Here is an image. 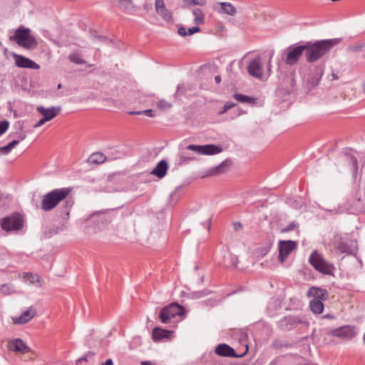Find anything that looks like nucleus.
Masks as SVG:
<instances>
[{"instance_id": "20", "label": "nucleus", "mask_w": 365, "mask_h": 365, "mask_svg": "<svg viewBox=\"0 0 365 365\" xmlns=\"http://www.w3.org/2000/svg\"><path fill=\"white\" fill-rule=\"evenodd\" d=\"M220 4L219 12L233 16L236 13V9L231 4L221 2Z\"/></svg>"}, {"instance_id": "42", "label": "nucleus", "mask_w": 365, "mask_h": 365, "mask_svg": "<svg viewBox=\"0 0 365 365\" xmlns=\"http://www.w3.org/2000/svg\"><path fill=\"white\" fill-rule=\"evenodd\" d=\"M47 121H48L46 118H44L43 116V118L41 119H40L34 125V128H38V127H40L41 125H43L45 123H46Z\"/></svg>"}, {"instance_id": "22", "label": "nucleus", "mask_w": 365, "mask_h": 365, "mask_svg": "<svg viewBox=\"0 0 365 365\" xmlns=\"http://www.w3.org/2000/svg\"><path fill=\"white\" fill-rule=\"evenodd\" d=\"M106 160V157L101 153H95L90 155L88 160L92 164H101Z\"/></svg>"}, {"instance_id": "10", "label": "nucleus", "mask_w": 365, "mask_h": 365, "mask_svg": "<svg viewBox=\"0 0 365 365\" xmlns=\"http://www.w3.org/2000/svg\"><path fill=\"white\" fill-rule=\"evenodd\" d=\"M329 335L336 336L340 339L350 340L356 335L355 327L351 326H343L328 332Z\"/></svg>"}, {"instance_id": "51", "label": "nucleus", "mask_w": 365, "mask_h": 365, "mask_svg": "<svg viewBox=\"0 0 365 365\" xmlns=\"http://www.w3.org/2000/svg\"><path fill=\"white\" fill-rule=\"evenodd\" d=\"M130 115H141L143 114L142 110L141 111H130L128 112Z\"/></svg>"}, {"instance_id": "45", "label": "nucleus", "mask_w": 365, "mask_h": 365, "mask_svg": "<svg viewBox=\"0 0 365 365\" xmlns=\"http://www.w3.org/2000/svg\"><path fill=\"white\" fill-rule=\"evenodd\" d=\"M272 57H273V53H270V56H269V61L267 62V71H268L269 73H270V72H271V67H272L271 63H272Z\"/></svg>"}, {"instance_id": "19", "label": "nucleus", "mask_w": 365, "mask_h": 365, "mask_svg": "<svg viewBox=\"0 0 365 365\" xmlns=\"http://www.w3.org/2000/svg\"><path fill=\"white\" fill-rule=\"evenodd\" d=\"M170 333V331L166 329L155 327L153 331V339L154 341H157L163 339L168 338Z\"/></svg>"}, {"instance_id": "55", "label": "nucleus", "mask_w": 365, "mask_h": 365, "mask_svg": "<svg viewBox=\"0 0 365 365\" xmlns=\"http://www.w3.org/2000/svg\"><path fill=\"white\" fill-rule=\"evenodd\" d=\"M181 88H182L181 86H178L177 87V91H176V93H175V95H178V93H181Z\"/></svg>"}, {"instance_id": "5", "label": "nucleus", "mask_w": 365, "mask_h": 365, "mask_svg": "<svg viewBox=\"0 0 365 365\" xmlns=\"http://www.w3.org/2000/svg\"><path fill=\"white\" fill-rule=\"evenodd\" d=\"M309 262L316 270L324 274H331L334 269V265L316 250L312 252Z\"/></svg>"}, {"instance_id": "40", "label": "nucleus", "mask_w": 365, "mask_h": 365, "mask_svg": "<svg viewBox=\"0 0 365 365\" xmlns=\"http://www.w3.org/2000/svg\"><path fill=\"white\" fill-rule=\"evenodd\" d=\"M187 31V36H190L195 33L199 32L200 31V29L198 26H193V27L189 28Z\"/></svg>"}, {"instance_id": "54", "label": "nucleus", "mask_w": 365, "mask_h": 365, "mask_svg": "<svg viewBox=\"0 0 365 365\" xmlns=\"http://www.w3.org/2000/svg\"><path fill=\"white\" fill-rule=\"evenodd\" d=\"M323 317L326 318V319H334V316L328 314L324 315Z\"/></svg>"}, {"instance_id": "2", "label": "nucleus", "mask_w": 365, "mask_h": 365, "mask_svg": "<svg viewBox=\"0 0 365 365\" xmlns=\"http://www.w3.org/2000/svg\"><path fill=\"white\" fill-rule=\"evenodd\" d=\"M71 192L70 187L54 189L43 195L41 200V209L48 212L54 209L60 202L65 200Z\"/></svg>"}, {"instance_id": "47", "label": "nucleus", "mask_w": 365, "mask_h": 365, "mask_svg": "<svg viewBox=\"0 0 365 365\" xmlns=\"http://www.w3.org/2000/svg\"><path fill=\"white\" fill-rule=\"evenodd\" d=\"M233 226H234V228L236 230H241L242 228V225L240 222H235L233 224Z\"/></svg>"}, {"instance_id": "49", "label": "nucleus", "mask_w": 365, "mask_h": 365, "mask_svg": "<svg viewBox=\"0 0 365 365\" xmlns=\"http://www.w3.org/2000/svg\"><path fill=\"white\" fill-rule=\"evenodd\" d=\"M194 295H195V297H197V298H200V297H202L205 296V292H195V293H194Z\"/></svg>"}, {"instance_id": "35", "label": "nucleus", "mask_w": 365, "mask_h": 365, "mask_svg": "<svg viewBox=\"0 0 365 365\" xmlns=\"http://www.w3.org/2000/svg\"><path fill=\"white\" fill-rule=\"evenodd\" d=\"M224 167H225V163H222L220 165L212 168L210 170V175H218V174L221 173L223 171Z\"/></svg>"}, {"instance_id": "41", "label": "nucleus", "mask_w": 365, "mask_h": 365, "mask_svg": "<svg viewBox=\"0 0 365 365\" xmlns=\"http://www.w3.org/2000/svg\"><path fill=\"white\" fill-rule=\"evenodd\" d=\"M118 3L120 6H124L125 8L127 7V5H132L131 0H118Z\"/></svg>"}, {"instance_id": "50", "label": "nucleus", "mask_w": 365, "mask_h": 365, "mask_svg": "<svg viewBox=\"0 0 365 365\" xmlns=\"http://www.w3.org/2000/svg\"><path fill=\"white\" fill-rule=\"evenodd\" d=\"M102 365H113V360L111 359H108Z\"/></svg>"}, {"instance_id": "18", "label": "nucleus", "mask_w": 365, "mask_h": 365, "mask_svg": "<svg viewBox=\"0 0 365 365\" xmlns=\"http://www.w3.org/2000/svg\"><path fill=\"white\" fill-rule=\"evenodd\" d=\"M10 349L15 351L24 352L27 349L25 343L20 339H16L10 341Z\"/></svg>"}, {"instance_id": "1", "label": "nucleus", "mask_w": 365, "mask_h": 365, "mask_svg": "<svg viewBox=\"0 0 365 365\" xmlns=\"http://www.w3.org/2000/svg\"><path fill=\"white\" fill-rule=\"evenodd\" d=\"M340 42L339 38H331L309 41L304 44L305 57L308 62L314 63L328 53L331 49Z\"/></svg>"}, {"instance_id": "16", "label": "nucleus", "mask_w": 365, "mask_h": 365, "mask_svg": "<svg viewBox=\"0 0 365 365\" xmlns=\"http://www.w3.org/2000/svg\"><path fill=\"white\" fill-rule=\"evenodd\" d=\"M36 110L48 121L54 118L60 113L61 107H51L46 108L42 106L37 107Z\"/></svg>"}, {"instance_id": "24", "label": "nucleus", "mask_w": 365, "mask_h": 365, "mask_svg": "<svg viewBox=\"0 0 365 365\" xmlns=\"http://www.w3.org/2000/svg\"><path fill=\"white\" fill-rule=\"evenodd\" d=\"M234 98L240 103H247L250 104L255 103L256 99L248 96H245L241 93H235L233 96Z\"/></svg>"}, {"instance_id": "14", "label": "nucleus", "mask_w": 365, "mask_h": 365, "mask_svg": "<svg viewBox=\"0 0 365 365\" xmlns=\"http://www.w3.org/2000/svg\"><path fill=\"white\" fill-rule=\"evenodd\" d=\"M13 57L15 61L16 66L19 68H31L35 70L40 68V66L30 58L16 53L13 54Z\"/></svg>"}, {"instance_id": "33", "label": "nucleus", "mask_w": 365, "mask_h": 365, "mask_svg": "<svg viewBox=\"0 0 365 365\" xmlns=\"http://www.w3.org/2000/svg\"><path fill=\"white\" fill-rule=\"evenodd\" d=\"M284 321L289 324L291 327H294L299 323L302 322L297 317H285Z\"/></svg>"}, {"instance_id": "32", "label": "nucleus", "mask_w": 365, "mask_h": 365, "mask_svg": "<svg viewBox=\"0 0 365 365\" xmlns=\"http://www.w3.org/2000/svg\"><path fill=\"white\" fill-rule=\"evenodd\" d=\"M29 279L30 282L35 284L37 287L41 286V277L37 274H29Z\"/></svg>"}, {"instance_id": "34", "label": "nucleus", "mask_w": 365, "mask_h": 365, "mask_svg": "<svg viewBox=\"0 0 365 365\" xmlns=\"http://www.w3.org/2000/svg\"><path fill=\"white\" fill-rule=\"evenodd\" d=\"M349 163L351 164V170H352L353 173H356L358 171V162H357L356 158L354 156H350L349 158Z\"/></svg>"}, {"instance_id": "30", "label": "nucleus", "mask_w": 365, "mask_h": 365, "mask_svg": "<svg viewBox=\"0 0 365 365\" xmlns=\"http://www.w3.org/2000/svg\"><path fill=\"white\" fill-rule=\"evenodd\" d=\"M156 106L160 110H167L172 107V103L166 101L164 99H161L157 101Z\"/></svg>"}, {"instance_id": "53", "label": "nucleus", "mask_w": 365, "mask_h": 365, "mask_svg": "<svg viewBox=\"0 0 365 365\" xmlns=\"http://www.w3.org/2000/svg\"><path fill=\"white\" fill-rule=\"evenodd\" d=\"M141 365H153V364L149 361H145L141 362Z\"/></svg>"}, {"instance_id": "28", "label": "nucleus", "mask_w": 365, "mask_h": 365, "mask_svg": "<svg viewBox=\"0 0 365 365\" xmlns=\"http://www.w3.org/2000/svg\"><path fill=\"white\" fill-rule=\"evenodd\" d=\"M195 160V158L191 157L185 155V153H181L179 155V162L178 164L180 165H185L189 163L190 161H193Z\"/></svg>"}, {"instance_id": "23", "label": "nucleus", "mask_w": 365, "mask_h": 365, "mask_svg": "<svg viewBox=\"0 0 365 365\" xmlns=\"http://www.w3.org/2000/svg\"><path fill=\"white\" fill-rule=\"evenodd\" d=\"M68 59L75 64L81 65L86 63V61L83 59L81 54L78 51L71 53L68 56Z\"/></svg>"}, {"instance_id": "17", "label": "nucleus", "mask_w": 365, "mask_h": 365, "mask_svg": "<svg viewBox=\"0 0 365 365\" xmlns=\"http://www.w3.org/2000/svg\"><path fill=\"white\" fill-rule=\"evenodd\" d=\"M168 169V164L165 160H160L156 167L151 171V174L158 177V178H163L167 173Z\"/></svg>"}, {"instance_id": "26", "label": "nucleus", "mask_w": 365, "mask_h": 365, "mask_svg": "<svg viewBox=\"0 0 365 365\" xmlns=\"http://www.w3.org/2000/svg\"><path fill=\"white\" fill-rule=\"evenodd\" d=\"M0 292L4 295H9L16 292L15 287L11 284H4L0 287Z\"/></svg>"}, {"instance_id": "4", "label": "nucleus", "mask_w": 365, "mask_h": 365, "mask_svg": "<svg viewBox=\"0 0 365 365\" xmlns=\"http://www.w3.org/2000/svg\"><path fill=\"white\" fill-rule=\"evenodd\" d=\"M327 291L320 288L312 287L308 292L309 297H314V299L309 302V307L312 312L314 314H321L324 310V304L322 300L326 299Z\"/></svg>"}, {"instance_id": "48", "label": "nucleus", "mask_w": 365, "mask_h": 365, "mask_svg": "<svg viewBox=\"0 0 365 365\" xmlns=\"http://www.w3.org/2000/svg\"><path fill=\"white\" fill-rule=\"evenodd\" d=\"M210 217H209L207 222H205V223L202 224L205 226V227L207 228V230H209L210 228Z\"/></svg>"}, {"instance_id": "15", "label": "nucleus", "mask_w": 365, "mask_h": 365, "mask_svg": "<svg viewBox=\"0 0 365 365\" xmlns=\"http://www.w3.org/2000/svg\"><path fill=\"white\" fill-rule=\"evenodd\" d=\"M36 315V309L30 307L19 317H12L11 319L15 324H24L30 322Z\"/></svg>"}, {"instance_id": "61", "label": "nucleus", "mask_w": 365, "mask_h": 365, "mask_svg": "<svg viewBox=\"0 0 365 365\" xmlns=\"http://www.w3.org/2000/svg\"><path fill=\"white\" fill-rule=\"evenodd\" d=\"M1 199V197L0 196V200Z\"/></svg>"}, {"instance_id": "46", "label": "nucleus", "mask_w": 365, "mask_h": 365, "mask_svg": "<svg viewBox=\"0 0 365 365\" xmlns=\"http://www.w3.org/2000/svg\"><path fill=\"white\" fill-rule=\"evenodd\" d=\"M11 150L9 145L1 148V150L5 154H8Z\"/></svg>"}, {"instance_id": "59", "label": "nucleus", "mask_w": 365, "mask_h": 365, "mask_svg": "<svg viewBox=\"0 0 365 365\" xmlns=\"http://www.w3.org/2000/svg\"><path fill=\"white\" fill-rule=\"evenodd\" d=\"M269 365H275V364L273 362H272Z\"/></svg>"}, {"instance_id": "60", "label": "nucleus", "mask_w": 365, "mask_h": 365, "mask_svg": "<svg viewBox=\"0 0 365 365\" xmlns=\"http://www.w3.org/2000/svg\"><path fill=\"white\" fill-rule=\"evenodd\" d=\"M1 45V43L0 42V46Z\"/></svg>"}, {"instance_id": "6", "label": "nucleus", "mask_w": 365, "mask_h": 365, "mask_svg": "<svg viewBox=\"0 0 365 365\" xmlns=\"http://www.w3.org/2000/svg\"><path fill=\"white\" fill-rule=\"evenodd\" d=\"M184 314L183 307L177 303H171L167 307H163L159 314V318L162 323H170L171 319L177 316Z\"/></svg>"}, {"instance_id": "31", "label": "nucleus", "mask_w": 365, "mask_h": 365, "mask_svg": "<svg viewBox=\"0 0 365 365\" xmlns=\"http://www.w3.org/2000/svg\"><path fill=\"white\" fill-rule=\"evenodd\" d=\"M188 6H204L207 4L206 0H182Z\"/></svg>"}, {"instance_id": "12", "label": "nucleus", "mask_w": 365, "mask_h": 365, "mask_svg": "<svg viewBox=\"0 0 365 365\" xmlns=\"http://www.w3.org/2000/svg\"><path fill=\"white\" fill-rule=\"evenodd\" d=\"M248 351V346L246 345L245 351L240 354H237L235 353V351L229 345L226 344H220L215 347V354L220 356L225 357H242L244 356Z\"/></svg>"}, {"instance_id": "8", "label": "nucleus", "mask_w": 365, "mask_h": 365, "mask_svg": "<svg viewBox=\"0 0 365 365\" xmlns=\"http://www.w3.org/2000/svg\"><path fill=\"white\" fill-rule=\"evenodd\" d=\"M305 49L304 45L294 44L288 47L285 60L286 63L290 66L296 64L303 53H305Z\"/></svg>"}, {"instance_id": "13", "label": "nucleus", "mask_w": 365, "mask_h": 365, "mask_svg": "<svg viewBox=\"0 0 365 365\" xmlns=\"http://www.w3.org/2000/svg\"><path fill=\"white\" fill-rule=\"evenodd\" d=\"M297 247V243L294 241H279V260L283 262L287 256Z\"/></svg>"}, {"instance_id": "43", "label": "nucleus", "mask_w": 365, "mask_h": 365, "mask_svg": "<svg viewBox=\"0 0 365 365\" xmlns=\"http://www.w3.org/2000/svg\"><path fill=\"white\" fill-rule=\"evenodd\" d=\"M178 34L179 35H180L181 36H187V29L183 27V26H181L178 29Z\"/></svg>"}, {"instance_id": "39", "label": "nucleus", "mask_w": 365, "mask_h": 365, "mask_svg": "<svg viewBox=\"0 0 365 365\" xmlns=\"http://www.w3.org/2000/svg\"><path fill=\"white\" fill-rule=\"evenodd\" d=\"M235 106V103H227L226 104H225V106H223V109L222 110H221L220 112V114H223L224 113L227 112L228 110L231 109L232 107H234Z\"/></svg>"}, {"instance_id": "11", "label": "nucleus", "mask_w": 365, "mask_h": 365, "mask_svg": "<svg viewBox=\"0 0 365 365\" xmlns=\"http://www.w3.org/2000/svg\"><path fill=\"white\" fill-rule=\"evenodd\" d=\"M248 73L256 78L260 79L263 76V62L259 56L251 59L247 65Z\"/></svg>"}, {"instance_id": "21", "label": "nucleus", "mask_w": 365, "mask_h": 365, "mask_svg": "<svg viewBox=\"0 0 365 365\" xmlns=\"http://www.w3.org/2000/svg\"><path fill=\"white\" fill-rule=\"evenodd\" d=\"M193 21L196 25H202L205 22V14L202 9L195 8L192 9Z\"/></svg>"}, {"instance_id": "38", "label": "nucleus", "mask_w": 365, "mask_h": 365, "mask_svg": "<svg viewBox=\"0 0 365 365\" xmlns=\"http://www.w3.org/2000/svg\"><path fill=\"white\" fill-rule=\"evenodd\" d=\"M165 7V5L164 3V0H155V9L156 12Z\"/></svg>"}, {"instance_id": "37", "label": "nucleus", "mask_w": 365, "mask_h": 365, "mask_svg": "<svg viewBox=\"0 0 365 365\" xmlns=\"http://www.w3.org/2000/svg\"><path fill=\"white\" fill-rule=\"evenodd\" d=\"M26 138V135L25 134H23V135H21L20 137H19V139L18 140H14L13 141H11L10 143H9L8 145H9V147L13 149L16 145H17L19 142L21 140H23Z\"/></svg>"}, {"instance_id": "25", "label": "nucleus", "mask_w": 365, "mask_h": 365, "mask_svg": "<svg viewBox=\"0 0 365 365\" xmlns=\"http://www.w3.org/2000/svg\"><path fill=\"white\" fill-rule=\"evenodd\" d=\"M159 16H161L167 22H173V18L172 13L170 10L167 9L165 7L159 10L156 12Z\"/></svg>"}, {"instance_id": "52", "label": "nucleus", "mask_w": 365, "mask_h": 365, "mask_svg": "<svg viewBox=\"0 0 365 365\" xmlns=\"http://www.w3.org/2000/svg\"><path fill=\"white\" fill-rule=\"evenodd\" d=\"M294 225H289L287 228H285L284 230V231H290V230H293V229H294Z\"/></svg>"}, {"instance_id": "36", "label": "nucleus", "mask_w": 365, "mask_h": 365, "mask_svg": "<svg viewBox=\"0 0 365 365\" xmlns=\"http://www.w3.org/2000/svg\"><path fill=\"white\" fill-rule=\"evenodd\" d=\"M9 123L6 120L0 121V135L4 133L8 129Z\"/></svg>"}, {"instance_id": "44", "label": "nucleus", "mask_w": 365, "mask_h": 365, "mask_svg": "<svg viewBox=\"0 0 365 365\" xmlns=\"http://www.w3.org/2000/svg\"><path fill=\"white\" fill-rule=\"evenodd\" d=\"M142 112L143 114H145L149 117H154L155 115L154 111L152 109L142 110Z\"/></svg>"}, {"instance_id": "27", "label": "nucleus", "mask_w": 365, "mask_h": 365, "mask_svg": "<svg viewBox=\"0 0 365 365\" xmlns=\"http://www.w3.org/2000/svg\"><path fill=\"white\" fill-rule=\"evenodd\" d=\"M322 73H318L314 78H311L307 80V86L309 89H312L319 84Z\"/></svg>"}, {"instance_id": "7", "label": "nucleus", "mask_w": 365, "mask_h": 365, "mask_svg": "<svg viewBox=\"0 0 365 365\" xmlns=\"http://www.w3.org/2000/svg\"><path fill=\"white\" fill-rule=\"evenodd\" d=\"M1 227L6 231L19 230L23 227L24 220L19 214H13L1 220Z\"/></svg>"}, {"instance_id": "56", "label": "nucleus", "mask_w": 365, "mask_h": 365, "mask_svg": "<svg viewBox=\"0 0 365 365\" xmlns=\"http://www.w3.org/2000/svg\"><path fill=\"white\" fill-rule=\"evenodd\" d=\"M215 80L217 83H219L221 81V78H220V76H215Z\"/></svg>"}, {"instance_id": "9", "label": "nucleus", "mask_w": 365, "mask_h": 365, "mask_svg": "<svg viewBox=\"0 0 365 365\" xmlns=\"http://www.w3.org/2000/svg\"><path fill=\"white\" fill-rule=\"evenodd\" d=\"M186 148L189 150L194 151L197 154L205 155H215L222 151V148L220 146L214 144H208L203 145H189L187 146Z\"/></svg>"}, {"instance_id": "57", "label": "nucleus", "mask_w": 365, "mask_h": 365, "mask_svg": "<svg viewBox=\"0 0 365 365\" xmlns=\"http://www.w3.org/2000/svg\"><path fill=\"white\" fill-rule=\"evenodd\" d=\"M363 89H364V91L365 93V83L363 84Z\"/></svg>"}, {"instance_id": "3", "label": "nucleus", "mask_w": 365, "mask_h": 365, "mask_svg": "<svg viewBox=\"0 0 365 365\" xmlns=\"http://www.w3.org/2000/svg\"><path fill=\"white\" fill-rule=\"evenodd\" d=\"M10 40L28 50H33L38 45L36 39L31 34V30L23 26H19L15 31L14 35L10 36Z\"/></svg>"}, {"instance_id": "58", "label": "nucleus", "mask_w": 365, "mask_h": 365, "mask_svg": "<svg viewBox=\"0 0 365 365\" xmlns=\"http://www.w3.org/2000/svg\"><path fill=\"white\" fill-rule=\"evenodd\" d=\"M61 88V83H59V84L58 85V88Z\"/></svg>"}, {"instance_id": "29", "label": "nucleus", "mask_w": 365, "mask_h": 365, "mask_svg": "<svg viewBox=\"0 0 365 365\" xmlns=\"http://www.w3.org/2000/svg\"><path fill=\"white\" fill-rule=\"evenodd\" d=\"M337 249L342 253L350 254L352 252L348 244L344 241L339 242V244L337 246Z\"/></svg>"}]
</instances>
